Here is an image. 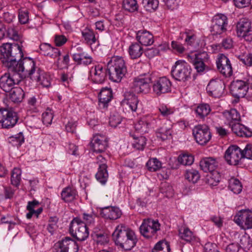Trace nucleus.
Returning a JSON list of instances; mask_svg holds the SVG:
<instances>
[{"label":"nucleus","mask_w":252,"mask_h":252,"mask_svg":"<svg viewBox=\"0 0 252 252\" xmlns=\"http://www.w3.org/2000/svg\"><path fill=\"white\" fill-rule=\"evenodd\" d=\"M82 221L88 227V226L93 224L94 222L95 215L93 213H84L82 214Z\"/></svg>","instance_id":"4d7b16f0"},{"label":"nucleus","mask_w":252,"mask_h":252,"mask_svg":"<svg viewBox=\"0 0 252 252\" xmlns=\"http://www.w3.org/2000/svg\"><path fill=\"white\" fill-rule=\"evenodd\" d=\"M160 224L158 220L151 219H144L139 229L140 233L144 237L150 238L156 237L157 232L160 230Z\"/></svg>","instance_id":"0eeeda50"},{"label":"nucleus","mask_w":252,"mask_h":252,"mask_svg":"<svg viewBox=\"0 0 252 252\" xmlns=\"http://www.w3.org/2000/svg\"><path fill=\"white\" fill-rule=\"evenodd\" d=\"M7 35L10 39L15 41H20L21 44L22 43L21 35L15 27L10 26L8 28Z\"/></svg>","instance_id":"09e8293b"},{"label":"nucleus","mask_w":252,"mask_h":252,"mask_svg":"<svg viewBox=\"0 0 252 252\" xmlns=\"http://www.w3.org/2000/svg\"><path fill=\"white\" fill-rule=\"evenodd\" d=\"M228 188L234 193L239 194L242 191V186L238 179L231 178L229 180Z\"/></svg>","instance_id":"ea45409f"},{"label":"nucleus","mask_w":252,"mask_h":252,"mask_svg":"<svg viewBox=\"0 0 252 252\" xmlns=\"http://www.w3.org/2000/svg\"><path fill=\"white\" fill-rule=\"evenodd\" d=\"M58 221V218L56 216L50 217L48 221V224L47 227V229L51 234H53L55 231L58 227L57 222Z\"/></svg>","instance_id":"864d4df0"},{"label":"nucleus","mask_w":252,"mask_h":252,"mask_svg":"<svg viewBox=\"0 0 252 252\" xmlns=\"http://www.w3.org/2000/svg\"><path fill=\"white\" fill-rule=\"evenodd\" d=\"M94 239L98 245H105L109 242L107 235L101 232L95 234L94 236Z\"/></svg>","instance_id":"5fc2aeb1"},{"label":"nucleus","mask_w":252,"mask_h":252,"mask_svg":"<svg viewBox=\"0 0 252 252\" xmlns=\"http://www.w3.org/2000/svg\"><path fill=\"white\" fill-rule=\"evenodd\" d=\"M232 130L240 137H250L252 135V131L243 125L239 123H234L230 125Z\"/></svg>","instance_id":"c756f323"},{"label":"nucleus","mask_w":252,"mask_h":252,"mask_svg":"<svg viewBox=\"0 0 252 252\" xmlns=\"http://www.w3.org/2000/svg\"><path fill=\"white\" fill-rule=\"evenodd\" d=\"M171 82L166 77H160L156 80L153 85L154 92L158 96L171 92Z\"/></svg>","instance_id":"a211bd4d"},{"label":"nucleus","mask_w":252,"mask_h":252,"mask_svg":"<svg viewBox=\"0 0 252 252\" xmlns=\"http://www.w3.org/2000/svg\"><path fill=\"white\" fill-rule=\"evenodd\" d=\"M18 18L20 23L25 24L29 21V13L27 10L20 9L19 12Z\"/></svg>","instance_id":"e2e57ef3"},{"label":"nucleus","mask_w":252,"mask_h":252,"mask_svg":"<svg viewBox=\"0 0 252 252\" xmlns=\"http://www.w3.org/2000/svg\"><path fill=\"white\" fill-rule=\"evenodd\" d=\"M234 221L243 229H251L252 228V212L247 210H241L234 217Z\"/></svg>","instance_id":"2eb2a0df"},{"label":"nucleus","mask_w":252,"mask_h":252,"mask_svg":"<svg viewBox=\"0 0 252 252\" xmlns=\"http://www.w3.org/2000/svg\"><path fill=\"white\" fill-rule=\"evenodd\" d=\"M121 103L126 109L128 107L132 112H136L140 106L137 96L130 91L125 92L124 98Z\"/></svg>","instance_id":"aec40b11"},{"label":"nucleus","mask_w":252,"mask_h":252,"mask_svg":"<svg viewBox=\"0 0 252 252\" xmlns=\"http://www.w3.org/2000/svg\"><path fill=\"white\" fill-rule=\"evenodd\" d=\"M69 231L73 237L80 241L85 240L89 235L88 227L78 217L74 218L71 220Z\"/></svg>","instance_id":"39448f33"},{"label":"nucleus","mask_w":252,"mask_h":252,"mask_svg":"<svg viewBox=\"0 0 252 252\" xmlns=\"http://www.w3.org/2000/svg\"><path fill=\"white\" fill-rule=\"evenodd\" d=\"M248 89V84L242 80L233 81L230 86L231 94L234 97L237 98L244 97L246 95Z\"/></svg>","instance_id":"dca6fc26"},{"label":"nucleus","mask_w":252,"mask_h":252,"mask_svg":"<svg viewBox=\"0 0 252 252\" xmlns=\"http://www.w3.org/2000/svg\"><path fill=\"white\" fill-rule=\"evenodd\" d=\"M106 158L102 155L96 157V163L98 165V171L95 175L96 179L102 184H104L108 179Z\"/></svg>","instance_id":"6ab92c4d"},{"label":"nucleus","mask_w":252,"mask_h":252,"mask_svg":"<svg viewBox=\"0 0 252 252\" xmlns=\"http://www.w3.org/2000/svg\"><path fill=\"white\" fill-rule=\"evenodd\" d=\"M208 55L206 52H202L193 55H188L189 62L193 64L198 72H203L205 68L204 60L207 59Z\"/></svg>","instance_id":"4be33fe9"},{"label":"nucleus","mask_w":252,"mask_h":252,"mask_svg":"<svg viewBox=\"0 0 252 252\" xmlns=\"http://www.w3.org/2000/svg\"><path fill=\"white\" fill-rule=\"evenodd\" d=\"M217 159L213 157H208L203 158L200 162L201 168L205 172L217 171L216 169L218 166Z\"/></svg>","instance_id":"bb28decb"},{"label":"nucleus","mask_w":252,"mask_h":252,"mask_svg":"<svg viewBox=\"0 0 252 252\" xmlns=\"http://www.w3.org/2000/svg\"><path fill=\"white\" fill-rule=\"evenodd\" d=\"M220 175L218 171L210 172L207 176V182L209 185L212 187L216 186L220 182Z\"/></svg>","instance_id":"c03bdc74"},{"label":"nucleus","mask_w":252,"mask_h":252,"mask_svg":"<svg viewBox=\"0 0 252 252\" xmlns=\"http://www.w3.org/2000/svg\"><path fill=\"white\" fill-rule=\"evenodd\" d=\"M77 52L73 53L72 57L73 60L78 64L85 58V56H87V53L83 52L81 47L77 48Z\"/></svg>","instance_id":"13d9d810"},{"label":"nucleus","mask_w":252,"mask_h":252,"mask_svg":"<svg viewBox=\"0 0 252 252\" xmlns=\"http://www.w3.org/2000/svg\"><path fill=\"white\" fill-rule=\"evenodd\" d=\"M112 91L111 88H102L99 93L98 107L100 109H105L112 98Z\"/></svg>","instance_id":"393cba45"},{"label":"nucleus","mask_w":252,"mask_h":252,"mask_svg":"<svg viewBox=\"0 0 252 252\" xmlns=\"http://www.w3.org/2000/svg\"><path fill=\"white\" fill-rule=\"evenodd\" d=\"M78 196L76 189L71 187L64 188L61 192V198L65 202H70L76 199Z\"/></svg>","instance_id":"7c9ffc66"},{"label":"nucleus","mask_w":252,"mask_h":252,"mask_svg":"<svg viewBox=\"0 0 252 252\" xmlns=\"http://www.w3.org/2000/svg\"><path fill=\"white\" fill-rule=\"evenodd\" d=\"M143 118L146 121V123L150 129L154 127L158 121V117L156 115L148 114L143 116Z\"/></svg>","instance_id":"6e6d98bb"},{"label":"nucleus","mask_w":252,"mask_h":252,"mask_svg":"<svg viewBox=\"0 0 252 252\" xmlns=\"http://www.w3.org/2000/svg\"><path fill=\"white\" fill-rule=\"evenodd\" d=\"M240 60L246 65L252 66V54L248 53L241 55L239 57Z\"/></svg>","instance_id":"0e129e2a"},{"label":"nucleus","mask_w":252,"mask_h":252,"mask_svg":"<svg viewBox=\"0 0 252 252\" xmlns=\"http://www.w3.org/2000/svg\"><path fill=\"white\" fill-rule=\"evenodd\" d=\"M211 111L210 105L207 103H202L198 105L195 108V112L196 117L204 119L207 116Z\"/></svg>","instance_id":"72a5a7b5"},{"label":"nucleus","mask_w":252,"mask_h":252,"mask_svg":"<svg viewBox=\"0 0 252 252\" xmlns=\"http://www.w3.org/2000/svg\"><path fill=\"white\" fill-rule=\"evenodd\" d=\"M158 0H143L142 3L147 11L155 10L158 6Z\"/></svg>","instance_id":"3c124183"},{"label":"nucleus","mask_w":252,"mask_h":252,"mask_svg":"<svg viewBox=\"0 0 252 252\" xmlns=\"http://www.w3.org/2000/svg\"><path fill=\"white\" fill-rule=\"evenodd\" d=\"M54 117L53 111L52 109L47 108L42 114L43 123L48 126L51 125Z\"/></svg>","instance_id":"8fccbe9b"},{"label":"nucleus","mask_w":252,"mask_h":252,"mask_svg":"<svg viewBox=\"0 0 252 252\" xmlns=\"http://www.w3.org/2000/svg\"><path fill=\"white\" fill-rule=\"evenodd\" d=\"M112 237L116 245L126 251L130 250L137 242L134 232L123 224L116 227Z\"/></svg>","instance_id":"7ed1b4c3"},{"label":"nucleus","mask_w":252,"mask_h":252,"mask_svg":"<svg viewBox=\"0 0 252 252\" xmlns=\"http://www.w3.org/2000/svg\"><path fill=\"white\" fill-rule=\"evenodd\" d=\"M134 128L135 131L141 134L148 132L150 129L143 117L135 124Z\"/></svg>","instance_id":"58836bf2"},{"label":"nucleus","mask_w":252,"mask_h":252,"mask_svg":"<svg viewBox=\"0 0 252 252\" xmlns=\"http://www.w3.org/2000/svg\"><path fill=\"white\" fill-rule=\"evenodd\" d=\"M191 71V67L187 63L179 60L172 67L171 74L175 80L185 82L190 78Z\"/></svg>","instance_id":"423d86ee"},{"label":"nucleus","mask_w":252,"mask_h":252,"mask_svg":"<svg viewBox=\"0 0 252 252\" xmlns=\"http://www.w3.org/2000/svg\"><path fill=\"white\" fill-rule=\"evenodd\" d=\"M178 161L184 165H190L194 161V158L190 154H183L179 156Z\"/></svg>","instance_id":"de8ad7c7"},{"label":"nucleus","mask_w":252,"mask_h":252,"mask_svg":"<svg viewBox=\"0 0 252 252\" xmlns=\"http://www.w3.org/2000/svg\"><path fill=\"white\" fill-rule=\"evenodd\" d=\"M240 244L245 249H249L252 246V240L249 236H243L240 239Z\"/></svg>","instance_id":"338daca9"},{"label":"nucleus","mask_w":252,"mask_h":252,"mask_svg":"<svg viewBox=\"0 0 252 252\" xmlns=\"http://www.w3.org/2000/svg\"><path fill=\"white\" fill-rule=\"evenodd\" d=\"M224 115L230 126L234 123H238L240 120V115L235 109H231L230 111L225 112Z\"/></svg>","instance_id":"c9c22d12"},{"label":"nucleus","mask_w":252,"mask_h":252,"mask_svg":"<svg viewBox=\"0 0 252 252\" xmlns=\"http://www.w3.org/2000/svg\"><path fill=\"white\" fill-rule=\"evenodd\" d=\"M227 26V17L222 14H217L212 19L211 32L213 35L221 34L226 31Z\"/></svg>","instance_id":"1a4fd4ad"},{"label":"nucleus","mask_w":252,"mask_h":252,"mask_svg":"<svg viewBox=\"0 0 252 252\" xmlns=\"http://www.w3.org/2000/svg\"><path fill=\"white\" fill-rule=\"evenodd\" d=\"M185 177L189 182L193 184L197 183L200 179V175L198 171L194 169L186 170Z\"/></svg>","instance_id":"4c0bfd02"},{"label":"nucleus","mask_w":252,"mask_h":252,"mask_svg":"<svg viewBox=\"0 0 252 252\" xmlns=\"http://www.w3.org/2000/svg\"><path fill=\"white\" fill-rule=\"evenodd\" d=\"M206 90L210 95L214 97H220L224 92V84L220 79L212 80L207 85Z\"/></svg>","instance_id":"412c9836"},{"label":"nucleus","mask_w":252,"mask_h":252,"mask_svg":"<svg viewBox=\"0 0 252 252\" xmlns=\"http://www.w3.org/2000/svg\"><path fill=\"white\" fill-rule=\"evenodd\" d=\"M107 142L105 136L96 134L94 136L91 144L94 152L102 153L105 151L107 147Z\"/></svg>","instance_id":"b1692460"},{"label":"nucleus","mask_w":252,"mask_h":252,"mask_svg":"<svg viewBox=\"0 0 252 252\" xmlns=\"http://www.w3.org/2000/svg\"><path fill=\"white\" fill-rule=\"evenodd\" d=\"M192 133L196 142L201 145L207 143L212 137L208 126L205 125L195 126Z\"/></svg>","instance_id":"9d476101"},{"label":"nucleus","mask_w":252,"mask_h":252,"mask_svg":"<svg viewBox=\"0 0 252 252\" xmlns=\"http://www.w3.org/2000/svg\"><path fill=\"white\" fill-rule=\"evenodd\" d=\"M22 171L19 168H14L11 171V183L12 185L18 187L21 180Z\"/></svg>","instance_id":"79ce46f5"},{"label":"nucleus","mask_w":252,"mask_h":252,"mask_svg":"<svg viewBox=\"0 0 252 252\" xmlns=\"http://www.w3.org/2000/svg\"><path fill=\"white\" fill-rule=\"evenodd\" d=\"M15 46L19 49H22V46L18 43H6L0 46V60L3 65L7 68L9 72V73L5 74L0 78V87L5 92H9L14 88L15 84H18L22 78L26 77L25 70L22 72L10 70V68L5 63L7 61L9 63H12V61L11 62V60L14 59V58H13L14 54L11 49H13Z\"/></svg>","instance_id":"f03ea898"},{"label":"nucleus","mask_w":252,"mask_h":252,"mask_svg":"<svg viewBox=\"0 0 252 252\" xmlns=\"http://www.w3.org/2000/svg\"><path fill=\"white\" fill-rule=\"evenodd\" d=\"M146 166L150 171L154 172L161 168V163L157 158H152L147 161Z\"/></svg>","instance_id":"49530a36"},{"label":"nucleus","mask_w":252,"mask_h":252,"mask_svg":"<svg viewBox=\"0 0 252 252\" xmlns=\"http://www.w3.org/2000/svg\"><path fill=\"white\" fill-rule=\"evenodd\" d=\"M9 92L10 98L12 101L19 102L22 101L24 96V93L21 88L14 87Z\"/></svg>","instance_id":"f704fd0d"},{"label":"nucleus","mask_w":252,"mask_h":252,"mask_svg":"<svg viewBox=\"0 0 252 252\" xmlns=\"http://www.w3.org/2000/svg\"><path fill=\"white\" fill-rule=\"evenodd\" d=\"M136 38L141 45L149 46L154 42V36L149 32L146 30H140L136 33Z\"/></svg>","instance_id":"cd10ccee"},{"label":"nucleus","mask_w":252,"mask_h":252,"mask_svg":"<svg viewBox=\"0 0 252 252\" xmlns=\"http://www.w3.org/2000/svg\"><path fill=\"white\" fill-rule=\"evenodd\" d=\"M243 154H242V150L238 146L232 145L230 146L226 151L224 158L227 162L230 165H237L241 158Z\"/></svg>","instance_id":"f3484780"},{"label":"nucleus","mask_w":252,"mask_h":252,"mask_svg":"<svg viewBox=\"0 0 252 252\" xmlns=\"http://www.w3.org/2000/svg\"><path fill=\"white\" fill-rule=\"evenodd\" d=\"M82 35L88 44L91 45L94 43L96 41L94 32L91 29L85 28L82 31Z\"/></svg>","instance_id":"e433bc0d"},{"label":"nucleus","mask_w":252,"mask_h":252,"mask_svg":"<svg viewBox=\"0 0 252 252\" xmlns=\"http://www.w3.org/2000/svg\"><path fill=\"white\" fill-rule=\"evenodd\" d=\"M152 82L151 75L144 74L135 78L131 87L136 93L147 94L150 91V84Z\"/></svg>","instance_id":"6e6552de"},{"label":"nucleus","mask_w":252,"mask_h":252,"mask_svg":"<svg viewBox=\"0 0 252 252\" xmlns=\"http://www.w3.org/2000/svg\"><path fill=\"white\" fill-rule=\"evenodd\" d=\"M216 64L218 70L225 77H230L232 75L233 69L230 61L224 54H220L218 55Z\"/></svg>","instance_id":"ddd939ff"},{"label":"nucleus","mask_w":252,"mask_h":252,"mask_svg":"<svg viewBox=\"0 0 252 252\" xmlns=\"http://www.w3.org/2000/svg\"><path fill=\"white\" fill-rule=\"evenodd\" d=\"M76 126L77 122L72 119H70L68 120L65 123V129L67 132L73 133L75 131Z\"/></svg>","instance_id":"bf43d9fd"},{"label":"nucleus","mask_w":252,"mask_h":252,"mask_svg":"<svg viewBox=\"0 0 252 252\" xmlns=\"http://www.w3.org/2000/svg\"><path fill=\"white\" fill-rule=\"evenodd\" d=\"M184 34L186 35L185 40L187 44L190 46L193 45L196 39L194 34L192 31L189 30L186 31Z\"/></svg>","instance_id":"680f3d73"},{"label":"nucleus","mask_w":252,"mask_h":252,"mask_svg":"<svg viewBox=\"0 0 252 252\" xmlns=\"http://www.w3.org/2000/svg\"><path fill=\"white\" fill-rule=\"evenodd\" d=\"M100 214L106 219L114 220L120 218L122 212L118 207L108 206L102 208Z\"/></svg>","instance_id":"a878e982"},{"label":"nucleus","mask_w":252,"mask_h":252,"mask_svg":"<svg viewBox=\"0 0 252 252\" xmlns=\"http://www.w3.org/2000/svg\"><path fill=\"white\" fill-rule=\"evenodd\" d=\"M123 8L126 11L133 12L138 10V4L136 0H123Z\"/></svg>","instance_id":"a18cd8bd"},{"label":"nucleus","mask_w":252,"mask_h":252,"mask_svg":"<svg viewBox=\"0 0 252 252\" xmlns=\"http://www.w3.org/2000/svg\"><path fill=\"white\" fill-rule=\"evenodd\" d=\"M61 51L58 48L51 47V49L48 52V54L46 55L47 56H49L52 58L56 59L58 58L57 64L59 65L60 63V56H61Z\"/></svg>","instance_id":"052dcab7"},{"label":"nucleus","mask_w":252,"mask_h":252,"mask_svg":"<svg viewBox=\"0 0 252 252\" xmlns=\"http://www.w3.org/2000/svg\"><path fill=\"white\" fill-rule=\"evenodd\" d=\"M107 66L110 79L115 82H120L127 72L126 63L121 57H112Z\"/></svg>","instance_id":"20e7f679"},{"label":"nucleus","mask_w":252,"mask_h":252,"mask_svg":"<svg viewBox=\"0 0 252 252\" xmlns=\"http://www.w3.org/2000/svg\"><path fill=\"white\" fill-rule=\"evenodd\" d=\"M143 53V49L139 43L134 42L131 43L128 48V53L130 58L136 59L140 58Z\"/></svg>","instance_id":"473e14b6"},{"label":"nucleus","mask_w":252,"mask_h":252,"mask_svg":"<svg viewBox=\"0 0 252 252\" xmlns=\"http://www.w3.org/2000/svg\"><path fill=\"white\" fill-rule=\"evenodd\" d=\"M14 56L13 58L14 59L11 60L12 63H9L5 61V63L7 66L12 71H23L25 70L26 73V77H30L32 80L39 82L43 87L48 88L51 86L50 76L35 66V62L33 60L30 58H25L21 61V59L23 57L24 55L22 49H19L18 47L15 46L13 50Z\"/></svg>","instance_id":"f257e3e1"},{"label":"nucleus","mask_w":252,"mask_h":252,"mask_svg":"<svg viewBox=\"0 0 252 252\" xmlns=\"http://www.w3.org/2000/svg\"><path fill=\"white\" fill-rule=\"evenodd\" d=\"M24 142V137L22 132L11 136L10 137V142L15 146H20Z\"/></svg>","instance_id":"603ef678"},{"label":"nucleus","mask_w":252,"mask_h":252,"mask_svg":"<svg viewBox=\"0 0 252 252\" xmlns=\"http://www.w3.org/2000/svg\"><path fill=\"white\" fill-rule=\"evenodd\" d=\"M158 111L161 115L165 117H167L174 113V110L170 108H168L166 105H161L158 107Z\"/></svg>","instance_id":"69168bd1"},{"label":"nucleus","mask_w":252,"mask_h":252,"mask_svg":"<svg viewBox=\"0 0 252 252\" xmlns=\"http://www.w3.org/2000/svg\"><path fill=\"white\" fill-rule=\"evenodd\" d=\"M16 112L7 109H0V124L3 128L13 127L18 121Z\"/></svg>","instance_id":"9b49d317"},{"label":"nucleus","mask_w":252,"mask_h":252,"mask_svg":"<svg viewBox=\"0 0 252 252\" xmlns=\"http://www.w3.org/2000/svg\"><path fill=\"white\" fill-rule=\"evenodd\" d=\"M242 154H243V158L252 159V145H247L244 149L242 150Z\"/></svg>","instance_id":"774afa93"},{"label":"nucleus","mask_w":252,"mask_h":252,"mask_svg":"<svg viewBox=\"0 0 252 252\" xmlns=\"http://www.w3.org/2000/svg\"><path fill=\"white\" fill-rule=\"evenodd\" d=\"M90 72L92 81L95 83H103L106 77V69L100 64L92 66Z\"/></svg>","instance_id":"5701e85b"},{"label":"nucleus","mask_w":252,"mask_h":252,"mask_svg":"<svg viewBox=\"0 0 252 252\" xmlns=\"http://www.w3.org/2000/svg\"><path fill=\"white\" fill-rule=\"evenodd\" d=\"M236 33L238 37L243 38L246 41H252L251 22L245 18L240 20L236 25Z\"/></svg>","instance_id":"f8f14e48"},{"label":"nucleus","mask_w":252,"mask_h":252,"mask_svg":"<svg viewBox=\"0 0 252 252\" xmlns=\"http://www.w3.org/2000/svg\"><path fill=\"white\" fill-rule=\"evenodd\" d=\"M172 128V125L170 122L164 123L162 126L157 129V137L161 139L162 140L170 138L173 132Z\"/></svg>","instance_id":"c85d7f7f"},{"label":"nucleus","mask_w":252,"mask_h":252,"mask_svg":"<svg viewBox=\"0 0 252 252\" xmlns=\"http://www.w3.org/2000/svg\"><path fill=\"white\" fill-rule=\"evenodd\" d=\"M77 243L69 237H65L54 245V252H78Z\"/></svg>","instance_id":"4468645a"},{"label":"nucleus","mask_w":252,"mask_h":252,"mask_svg":"<svg viewBox=\"0 0 252 252\" xmlns=\"http://www.w3.org/2000/svg\"><path fill=\"white\" fill-rule=\"evenodd\" d=\"M170 248L169 243L164 240L158 242L152 250V252H170Z\"/></svg>","instance_id":"a19ab883"},{"label":"nucleus","mask_w":252,"mask_h":252,"mask_svg":"<svg viewBox=\"0 0 252 252\" xmlns=\"http://www.w3.org/2000/svg\"><path fill=\"white\" fill-rule=\"evenodd\" d=\"M179 236L181 239L189 243L195 241L196 239L192 232L185 226L179 228Z\"/></svg>","instance_id":"2f4dec72"},{"label":"nucleus","mask_w":252,"mask_h":252,"mask_svg":"<svg viewBox=\"0 0 252 252\" xmlns=\"http://www.w3.org/2000/svg\"><path fill=\"white\" fill-rule=\"evenodd\" d=\"M134 141L132 143V146L139 150H143L146 144V139L145 137L136 136L135 135H132Z\"/></svg>","instance_id":"37998d69"}]
</instances>
